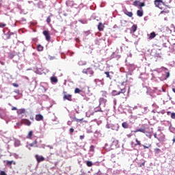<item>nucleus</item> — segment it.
I'll list each match as a JSON object with an SVG mask.
<instances>
[{"instance_id": "obj_1", "label": "nucleus", "mask_w": 175, "mask_h": 175, "mask_svg": "<svg viewBox=\"0 0 175 175\" xmlns=\"http://www.w3.org/2000/svg\"><path fill=\"white\" fill-rule=\"evenodd\" d=\"M126 92V88H124L123 89H121L120 91L118 92L117 90H113L111 92L112 96H117L118 95H121V94H123V95Z\"/></svg>"}, {"instance_id": "obj_2", "label": "nucleus", "mask_w": 175, "mask_h": 175, "mask_svg": "<svg viewBox=\"0 0 175 175\" xmlns=\"http://www.w3.org/2000/svg\"><path fill=\"white\" fill-rule=\"evenodd\" d=\"M43 35L46 38V40L47 42H50L51 40V37L50 36V32L48 30H45L43 31Z\"/></svg>"}, {"instance_id": "obj_3", "label": "nucleus", "mask_w": 175, "mask_h": 175, "mask_svg": "<svg viewBox=\"0 0 175 175\" xmlns=\"http://www.w3.org/2000/svg\"><path fill=\"white\" fill-rule=\"evenodd\" d=\"M162 4H163V1L162 0H154V5L156 8H159V9H161Z\"/></svg>"}, {"instance_id": "obj_4", "label": "nucleus", "mask_w": 175, "mask_h": 175, "mask_svg": "<svg viewBox=\"0 0 175 175\" xmlns=\"http://www.w3.org/2000/svg\"><path fill=\"white\" fill-rule=\"evenodd\" d=\"M64 94H66V92H64ZM64 100H69L72 102V95L70 94H64L63 97Z\"/></svg>"}, {"instance_id": "obj_5", "label": "nucleus", "mask_w": 175, "mask_h": 175, "mask_svg": "<svg viewBox=\"0 0 175 175\" xmlns=\"http://www.w3.org/2000/svg\"><path fill=\"white\" fill-rule=\"evenodd\" d=\"M35 158L38 162V163H40V162H43L44 161V157L42 156H39V154H36Z\"/></svg>"}, {"instance_id": "obj_6", "label": "nucleus", "mask_w": 175, "mask_h": 175, "mask_svg": "<svg viewBox=\"0 0 175 175\" xmlns=\"http://www.w3.org/2000/svg\"><path fill=\"white\" fill-rule=\"evenodd\" d=\"M21 124H24L25 125H27V126H31V121L28 119H23L21 121Z\"/></svg>"}, {"instance_id": "obj_7", "label": "nucleus", "mask_w": 175, "mask_h": 175, "mask_svg": "<svg viewBox=\"0 0 175 175\" xmlns=\"http://www.w3.org/2000/svg\"><path fill=\"white\" fill-rule=\"evenodd\" d=\"M124 13L126 16H128V17H132L133 16V13H132V12H129L126 10L124 11Z\"/></svg>"}, {"instance_id": "obj_8", "label": "nucleus", "mask_w": 175, "mask_h": 175, "mask_svg": "<svg viewBox=\"0 0 175 175\" xmlns=\"http://www.w3.org/2000/svg\"><path fill=\"white\" fill-rule=\"evenodd\" d=\"M105 28V25L102 23H99L98 25V31H103V29Z\"/></svg>"}, {"instance_id": "obj_9", "label": "nucleus", "mask_w": 175, "mask_h": 175, "mask_svg": "<svg viewBox=\"0 0 175 175\" xmlns=\"http://www.w3.org/2000/svg\"><path fill=\"white\" fill-rule=\"evenodd\" d=\"M36 120L37 121H43V116L40 114L36 115Z\"/></svg>"}, {"instance_id": "obj_10", "label": "nucleus", "mask_w": 175, "mask_h": 175, "mask_svg": "<svg viewBox=\"0 0 175 175\" xmlns=\"http://www.w3.org/2000/svg\"><path fill=\"white\" fill-rule=\"evenodd\" d=\"M122 126L124 128V129H128V128H129V123L124 122L122 123Z\"/></svg>"}, {"instance_id": "obj_11", "label": "nucleus", "mask_w": 175, "mask_h": 175, "mask_svg": "<svg viewBox=\"0 0 175 175\" xmlns=\"http://www.w3.org/2000/svg\"><path fill=\"white\" fill-rule=\"evenodd\" d=\"M12 165H16V162L13 160L6 161V165L7 166H12Z\"/></svg>"}, {"instance_id": "obj_12", "label": "nucleus", "mask_w": 175, "mask_h": 175, "mask_svg": "<svg viewBox=\"0 0 175 175\" xmlns=\"http://www.w3.org/2000/svg\"><path fill=\"white\" fill-rule=\"evenodd\" d=\"M25 113V109H20L17 111L18 116H20L21 114H24Z\"/></svg>"}, {"instance_id": "obj_13", "label": "nucleus", "mask_w": 175, "mask_h": 175, "mask_svg": "<svg viewBox=\"0 0 175 175\" xmlns=\"http://www.w3.org/2000/svg\"><path fill=\"white\" fill-rule=\"evenodd\" d=\"M155 36H157V34L155 33V32H152V33H150V34L148 37V39L150 40H151L152 39H154V38H155Z\"/></svg>"}, {"instance_id": "obj_14", "label": "nucleus", "mask_w": 175, "mask_h": 175, "mask_svg": "<svg viewBox=\"0 0 175 175\" xmlns=\"http://www.w3.org/2000/svg\"><path fill=\"white\" fill-rule=\"evenodd\" d=\"M12 35H14V33H12V32H10V31H8L7 33H5V36H7V37H6V39H7V40L10 39Z\"/></svg>"}, {"instance_id": "obj_15", "label": "nucleus", "mask_w": 175, "mask_h": 175, "mask_svg": "<svg viewBox=\"0 0 175 175\" xmlns=\"http://www.w3.org/2000/svg\"><path fill=\"white\" fill-rule=\"evenodd\" d=\"M51 83H58V79L57 78V77H51Z\"/></svg>"}, {"instance_id": "obj_16", "label": "nucleus", "mask_w": 175, "mask_h": 175, "mask_svg": "<svg viewBox=\"0 0 175 175\" xmlns=\"http://www.w3.org/2000/svg\"><path fill=\"white\" fill-rule=\"evenodd\" d=\"M106 102H107V100H106V99L104 98H100L99 99L100 105H102V104L106 105Z\"/></svg>"}, {"instance_id": "obj_17", "label": "nucleus", "mask_w": 175, "mask_h": 175, "mask_svg": "<svg viewBox=\"0 0 175 175\" xmlns=\"http://www.w3.org/2000/svg\"><path fill=\"white\" fill-rule=\"evenodd\" d=\"M135 133H137V132H142V133H146V129H138L137 130H135Z\"/></svg>"}, {"instance_id": "obj_18", "label": "nucleus", "mask_w": 175, "mask_h": 175, "mask_svg": "<svg viewBox=\"0 0 175 175\" xmlns=\"http://www.w3.org/2000/svg\"><path fill=\"white\" fill-rule=\"evenodd\" d=\"M38 141L35 140L33 142L29 144L30 147H38Z\"/></svg>"}, {"instance_id": "obj_19", "label": "nucleus", "mask_w": 175, "mask_h": 175, "mask_svg": "<svg viewBox=\"0 0 175 175\" xmlns=\"http://www.w3.org/2000/svg\"><path fill=\"white\" fill-rule=\"evenodd\" d=\"M135 142L136 143L134 144V147H137V146H142V143L140 141H139V139H135Z\"/></svg>"}, {"instance_id": "obj_20", "label": "nucleus", "mask_w": 175, "mask_h": 175, "mask_svg": "<svg viewBox=\"0 0 175 175\" xmlns=\"http://www.w3.org/2000/svg\"><path fill=\"white\" fill-rule=\"evenodd\" d=\"M137 14L139 17H143V11L142 10H137Z\"/></svg>"}, {"instance_id": "obj_21", "label": "nucleus", "mask_w": 175, "mask_h": 175, "mask_svg": "<svg viewBox=\"0 0 175 175\" xmlns=\"http://www.w3.org/2000/svg\"><path fill=\"white\" fill-rule=\"evenodd\" d=\"M133 6H139L140 7V1H135L133 3Z\"/></svg>"}, {"instance_id": "obj_22", "label": "nucleus", "mask_w": 175, "mask_h": 175, "mask_svg": "<svg viewBox=\"0 0 175 175\" xmlns=\"http://www.w3.org/2000/svg\"><path fill=\"white\" fill-rule=\"evenodd\" d=\"M51 17H53V14H51V16H48L46 18V23L48 24H50L51 23Z\"/></svg>"}, {"instance_id": "obj_23", "label": "nucleus", "mask_w": 175, "mask_h": 175, "mask_svg": "<svg viewBox=\"0 0 175 175\" xmlns=\"http://www.w3.org/2000/svg\"><path fill=\"white\" fill-rule=\"evenodd\" d=\"M33 135V132H32V131H29L27 135V139H32Z\"/></svg>"}, {"instance_id": "obj_24", "label": "nucleus", "mask_w": 175, "mask_h": 175, "mask_svg": "<svg viewBox=\"0 0 175 175\" xmlns=\"http://www.w3.org/2000/svg\"><path fill=\"white\" fill-rule=\"evenodd\" d=\"M86 165L88 167H91L92 166V162L90 161H86Z\"/></svg>"}, {"instance_id": "obj_25", "label": "nucleus", "mask_w": 175, "mask_h": 175, "mask_svg": "<svg viewBox=\"0 0 175 175\" xmlns=\"http://www.w3.org/2000/svg\"><path fill=\"white\" fill-rule=\"evenodd\" d=\"M37 49L38 51H43V47L40 44L38 45Z\"/></svg>"}, {"instance_id": "obj_26", "label": "nucleus", "mask_w": 175, "mask_h": 175, "mask_svg": "<svg viewBox=\"0 0 175 175\" xmlns=\"http://www.w3.org/2000/svg\"><path fill=\"white\" fill-rule=\"evenodd\" d=\"M80 92H81V90H80L79 88H77L75 90V94H80Z\"/></svg>"}, {"instance_id": "obj_27", "label": "nucleus", "mask_w": 175, "mask_h": 175, "mask_svg": "<svg viewBox=\"0 0 175 175\" xmlns=\"http://www.w3.org/2000/svg\"><path fill=\"white\" fill-rule=\"evenodd\" d=\"M136 29H137V26L136 25H133L132 26V30L133 32H136Z\"/></svg>"}, {"instance_id": "obj_28", "label": "nucleus", "mask_w": 175, "mask_h": 175, "mask_svg": "<svg viewBox=\"0 0 175 175\" xmlns=\"http://www.w3.org/2000/svg\"><path fill=\"white\" fill-rule=\"evenodd\" d=\"M105 75H106V76L108 79H110V80H111V77H110V72H105Z\"/></svg>"}, {"instance_id": "obj_29", "label": "nucleus", "mask_w": 175, "mask_h": 175, "mask_svg": "<svg viewBox=\"0 0 175 175\" xmlns=\"http://www.w3.org/2000/svg\"><path fill=\"white\" fill-rule=\"evenodd\" d=\"M163 13H165L166 14H169L170 13V11L169 10H163L160 12V14H163Z\"/></svg>"}, {"instance_id": "obj_30", "label": "nucleus", "mask_w": 175, "mask_h": 175, "mask_svg": "<svg viewBox=\"0 0 175 175\" xmlns=\"http://www.w3.org/2000/svg\"><path fill=\"white\" fill-rule=\"evenodd\" d=\"M6 27V23H0V28H5Z\"/></svg>"}, {"instance_id": "obj_31", "label": "nucleus", "mask_w": 175, "mask_h": 175, "mask_svg": "<svg viewBox=\"0 0 175 175\" xmlns=\"http://www.w3.org/2000/svg\"><path fill=\"white\" fill-rule=\"evenodd\" d=\"M154 152H155V154H159V152H161V149L155 148L154 149Z\"/></svg>"}, {"instance_id": "obj_32", "label": "nucleus", "mask_w": 175, "mask_h": 175, "mask_svg": "<svg viewBox=\"0 0 175 175\" xmlns=\"http://www.w3.org/2000/svg\"><path fill=\"white\" fill-rule=\"evenodd\" d=\"M144 6H146L145 3H139V9H142Z\"/></svg>"}, {"instance_id": "obj_33", "label": "nucleus", "mask_w": 175, "mask_h": 175, "mask_svg": "<svg viewBox=\"0 0 175 175\" xmlns=\"http://www.w3.org/2000/svg\"><path fill=\"white\" fill-rule=\"evenodd\" d=\"M75 120L76 121V122H80L81 121H83L84 118H81V119L75 118Z\"/></svg>"}, {"instance_id": "obj_34", "label": "nucleus", "mask_w": 175, "mask_h": 175, "mask_svg": "<svg viewBox=\"0 0 175 175\" xmlns=\"http://www.w3.org/2000/svg\"><path fill=\"white\" fill-rule=\"evenodd\" d=\"M142 146L144 147V150H146V148H150V147H151V144H149L148 146L146 145H142Z\"/></svg>"}, {"instance_id": "obj_35", "label": "nucleus", "mask_w": 175, "mask_h": 175, "mask_svg": "<svg viewBox=\"0 0 175 175\" xmlns=\"http://www.w3.org/2000/svg\"><path fill=\"white\" fill-rule=\"evenodd\" d=\"M88 70H90V68H88L87 70H83L82 72L85 75H88Z\"/></svg>"}, {"instance_id": "obj_36", "label": "nucleus", "mask_w": 175, "mask_h": 175, "mask_svg": "<svg viewBox=\"0 0 175 175\" xmlns=\"http://www.w3.org/2000/svg\"><path fill=\"white\" fill-rule=\"evenodd\" d=\"M15 146H16V147H18L20 146V141H16Z\"/></svg>"}, {"instance_id": "obj_37", "label": "nucleus", "mask_w": 175, "mask_h": 175, "mask_svg": "<svg viewBox=\"0 0 175 175\" xmlns=\"http://www.w3.org/2000/svg\"><path fill=\"white\" fill-rule=\"evenodd\" d=\"M73 132H75V129L73 128L70 129V135H72Z\"/></svg>"}, {"instance_id": "obj_38", "label": "nucleus", "mask_w": 175, "mask_h": 175, "mask_svg": "<svg viewBox=\"0 0 175 175\" xmlns=\"http://www.w3.org/2000/svg\"><path fill=\"white\" fill-rule=\"evenodd\" d=\"M165 75H166L167 79H169V77H170V72H167L165 73Z\"/></svg>"}, {"instance_id": "obj_39", "label": "nucleus", "mask_w": 175, "mask_h": 175, "mask_svg": "<svg viewBox=\"0 0 175 175\" xmlns=\"http://www.w3.org/2000/svg\"><path fill=\"white\" fill-rule=\"evenodd\" d=\"M171 118H173L174 120L175 119V113L174 112L171 113Z\"/></svg>"}, {"instance_id": "obj_40", "label": "nucleus", "mask_w": 175, "mask_h": 175, "mask_svg": "<svg viewBox=\"0 0 175 175\" xmlns=\"http://www.w3.org/2000/svg\"><path fill=\"white\" fill-rule=\"evenodd\" d=\"M113 144H118V140L114 139V140L113 141Z\"/></svg>"}, {"instance_id": "obj_41", "label": "nucleus", "mask_w": 175, "mask_h": 175, "mask_svg": "<svg viewBox=\"0 0 175 175\" xmlns=\"http://www.w3.org/2000/svg\"><path fill=\"white\" fill-rule=\"evenodd\" d=\"M0 175H8V174L4 171H1L0 172Z\"/></svg>"}, {"instance_id": "obj_42", "label": "nucleus", "mask_w": 175, "mask_h": 175, "mask_svg": "<svg viewBox=\"0 0 175 175\" xmlns=\"http://www.w3.org/2000/svg\"><path fill=\"white\" fill-rule=\"evenodd\" d=\"M12 85L14 86V87H18V84H17V83H12Z\"/></svg>"}, {"instance_id": "obj_43", "label": "nucleus", "mask_w": 175, "mask_h": 175, "mask_svg": "<svg viewBox=\"0 0 175 175\" xmlns=\"http://www.w3.org/2000/svg\"><path fill=\"white\" fill-rule=\"evenodd\" d=\"M80 139H81V140H83V139H84V135H80Z\"/></svg>"}, {"instance_id": "obj_44", "label": "nucleus", "mask_w": 175, "mask_h": 175, "mask_svg": "<svg viewBox=\"0 0 175 175\" xmlns=\"http://www.w3.org/2000/svg\"><path fill=\"white\" fill-rule=\"evenodd\" d=\"M12 110H17V108H16V107H13L12 108Z\"/></svg>"}, {"instance_id": "obj_45", "label": "nucleus", "mask_w": 175, "mask_h": 175, "mask_svg": "<svg viewBox=\"0 0 175 175\" xmlns=\"http://www.w3.org/2000/svg\"><path fill=\"white\" fill-rule=\"evenodd\" d=\"M131 146H135V142H131Z\"/></svg>"}, {"instance_id": "obj_46", "label": "nucleus", "mask_w": 175, "mask_h": 175, "mask_svg": "<svg viewBox=\"0 0 175 175\" xmlns=\"http://www.w3.org/2000/svg\"><path fill=\"white\" fill-rule=\"evenodd\" d=\"M93 148H94V146H91L90 151H94V149H93Z\"/></svg>"}, {"instance_id": "obj_47", "label": "nucleus", "mask_w": 175, "mask_h": 175, "mask_svg": "<svg viewBox=\"0 0 175 175\" xmlns=\"http://www.w3.org/2000/svg\"><path fill=\"white\" fill-rule=\"evenodd\" d=\"M90 113H91V111H88L86 113L87 116H88V114H90Z\"/></svg>"}, {"instance_id": "obj_48", "label": "nucleus", "mask_w": 175, "mask_h": 175, "mask_svg": "<svg viewBox=\"0 0 175 175\" xmlns=\"http://www.w3.org/2000/svg\"><path fill=\"white\" fill-rule=\"evenodd\" d=\"M154 137H155V139H158V137H157V133L154 135Z\"/></svg>"}, {"instance_id": "obj_49", "label": "nucleus", "mask_w": 175, "mask_h": 175, "mask_svg": "<svg viewBox=\"0 0 175 175\" xmlns=\"http://www.w3.org/2000/svg\"><path fill=\"white\" fill-rule=\"evenodd\" d=\"M131 135H127V137H131Z\"/></svg>"}, {"instance_id": "obj_50", "label": "nucleus", "mask_w": 175, "mask_h": 175, "mask_svg": "<svg viewBox=\"0 0 175 175\" xmlns=\"http://www.w3.org/2000/svg\"><path fill=\"white\" fill-rule=\"evenodd\" d=\"M167 116H169V114H170V111H167Z\"/></svg>"}, {"instance_id": "obj_51", "label": "nucleus", "mask_w": 175, "mask_h": 175, "mask_svg": "<svg viewBox=\"0 0 175 175\" xmlns=\"http://www.w3.org/2000/svg\"><path fill=\"white\" fill-rule=\"evenodd\" d=\"M123 98H125V99H126V96H124V97H123Z\"/></svg>"}, {"instance_id": "obj_52", "label": "nucleus", "mask_w": 175, "mask_h": 175, "mask_svg": "<svg viewBox=\"0 0 175 175\" xmlns=\"http://www.w3.org/2000/svg\"><path fill=\"white\" fill-rule=\"evenodd\" d=\"M144 163H145L144 162V163H142V166H144Z\"/></svg>"}, {"instance_id": "obj_53", "label": "nucleus", "mask_w": 175, "mask_h": 175, "mask_svg": "<svg viewBox=\"0 0 175 175\" xmlns=\"http://www.w3.org/2000/svg\"><path fill=\"white\" fill-rule=\"evenodd\" d=\"M174 142H175V139L174 138V139H173V142L174 143Z\"/></svg>"}, {"instance_id": "obj_54", "label": "nucleus", "mask_w": 175, "mask_h": 175, "mask_svg": "<svg viewBox=\"0 0 175 175\" xmlns=\"http://www.w3.org/2000/svg\"><path fill=\"white\" fill-rule=\"evenodd\" d=\"M163 69H165V70L167 69V68H165V67H163Z\"/></svg>"}, {"instance_id": "obj_55", "label": "nucleus", "mask_w": 175, "mask_h": 175, "mask_svg": "<svg viewBox=\"0 0 175 175\" xmlns=\"http://www.w3.org/2000/svg\"><path fill=\"white\" fill-rule=\"evenodd\" d=\"M84 122H87V121H84Z\"/></svg>"}, {"instance_id": "obj_56", "label": "nucleus", "mask_w": 175, "mask_h": 175, "mask_svg": "<svg viewBox=\"0 0 175 175\" xmlns=\"http://www.w3.org/2000/svg\"><path fill=\"white\" fill-rule=\"evenodd\" d=\"M99 111H102V110H100Z\"/></svg>"}]
</instances>
